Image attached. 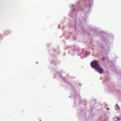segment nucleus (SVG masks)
<instances>
[{
    "label": "nucleus",
    "mask_w": 121,
    "mask_h": 121,
    "mask_svg": "<svg viewBox=\"0 0 121 121\" xmlns=\"http://www.w3.org/2000/svg\"><path fill=\"white\" fill-rule=\"evenodd\" d=\"M115 108L116 110H119L120 109V108L118 105L117 104L115 106Z\"/></svg>",
    "instance_id": "3"
},
{
    "label": "nucleus",
    "mask_w": 121,
    "mask_h": 121,
    "mask_svg": "<svg viewBox=\"0 0 121 121\" xmlns=\"http://www.w3.org/2000/svg\"><path fill=\"white\" fill-rule=\"evenodd\" d=\"M105 60V58H103V60Z\"/></svg>",
    "instance_id": "5"
},
{
    "label": "nucleus",
    "mask_w": 121,
    "mask_h": 121,
    "mask_svg": "<svg viewBox=\"0 0 121 121\" xmlns=\"http://www.w3.org/2000/svg\"><path fill=\"white\" fill-rule=\"evenodd\" d=\"M95 69L100 74H101L103 73V70L100 65L98 67H97Z\"/></svg>",
    "instance_id": "2"
},
{
    "label": "nucleus",
    "mask_w": 121,
    "mask_h": 121,
    "mask_svg": "<svg viewBox=\"0 0 121 121\" xmlns=\"http://www.w3.org/2000/svg\"><path fill=\"white\" fill-rule=\"evenodd\" d=\"M107 109L108 110H109V109L108 108H107Z\"/></svg>",
    "instance_id": "6"
},
{
    "label": "nucleus",
    "mask_w": 121,
    "mask_h": 121,
    "mask_svg": "<svg viewBox=\"0 0 121 121\" xmlns=\"http://www.w3.org/2000/svg\"><path fill=\"white\" fill-rule=\"evenodd\" d=\"M117 119L118 120H121V118H119V117H118L117 118Z\"/></svg>",
    "instance_id": "4"
},
{
    "label": "nucleus",
    "mask_w": 121,
    "mask_h": 121,
    "mask_svg": "<svg viewBox=\"0 0 121 121\" xmlns=\"http://www.w3.org/2000/svg\"><path fill=\"white\" fill-rule=\"evenodd\" d=\"M99 65L98 61L96 60H94L91 63V65L93 68L95 69Z\"/></svg>",
    "instance_id": "1"
}]
</instances>
